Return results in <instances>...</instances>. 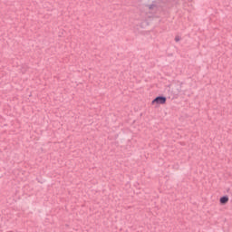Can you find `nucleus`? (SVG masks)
<instances>
[{
    "mask_svg": "<svg viewBox=\"0 0 232 232\" xmlns=\"http://www.w3.org/2000/svg\"><path fill=\"white\" fill-rule=\"evenodd\" d=\"M145 6L150 14H155L160 6V0H147Z\"/></svg>",
    "mask_w": 232,
    "mask_h": 232,
    "instance_id": "f257e3e1",
    "label": "nucleus"
},
{
    "mask_svg": "<svg viewBox=\"0 0 232 232\" xmlns=\"http://www.w3.org/2000/svg\"><path fill=\"white\" fill-rule=\"evenodd\" d=\"M168 101V98L164 97V96H158L156 97L152 102H151V105L152 106H161L166 104V102Z\"/></svg>",
    "mask_w": 232,
    "mask_h": 232,
    "instance_id": "f03ea898",
    "label": "nucleus"
},
{
    "mask_svg": "<svg viewBox=\"0 0 232 232\" xmlns=\"http://www.w3.org/2000/svg\"><path fill=\"white\" fill-rule=\"evenodd\" d=\"M219 202L222 206H225V204H227L229 202V197L224 196L220 198Z\"/></svg>",
    "mask_w": 232,
    "mask_h": 232,
    "instance_id": "7ed1b4c3",
    "label": "nucleus"
},
{
    "mask_svg": "<svg viewBox=\"0 0 232 232\" xmlns=\"http://www.w3.org/2000/svg\"><path fill=\"white\" fill-rule=\"evenodd\" d=\"M175 41H176L177 43H179V41H180V39H179V37H176V38H175Z\"/></svg>",
    "mask_w": 232,
    "mask_h": 232,
    "instance_id": "20e7f679",
    "label": "nucleus"
}]
</instances>
